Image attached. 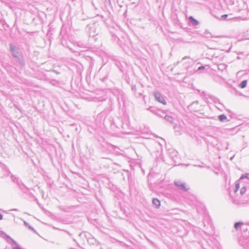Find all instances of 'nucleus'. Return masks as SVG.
<instances>
[{
    "label": "nucleus",
    "instance_id": "obj_1",
    "mask_svg": "<svg viewBox=\"0 0 249 249\" xmlns=\"http://www.w3.org/2000/svg\"><path fill=\"white\" fill-rule=\"evenodd\" d=\"M239 243L245 249H249V234L246 231L239 238Z\"/></svg>",
    "mask_w": 249,
    "mask_h": 249
},
{
    "label": "nucleus",
    "instance_id": "obj_2",
    "mask_svg": "<svg viewBox=\"0 0 249 249\" xmlns=\"http://www.w3.org/2000/svg\"><path fill=\"white\" fill-rule=\"evenodd\" d=\"M10 51L12 53L13 56L17 59L20 65H21V66L24 65L23 61L21 58L20 54L18 51L17 48L16 46H13L12 44H10Z\"/></svg>",
    "mask_w": 249,
    "mask_h": 249
},
{
    "label": "nucleus",
    "instance_id": "obj_3",
    "mask_svg": "<svg viewBox=\"0 0 249 249\" xmlns=\"http://www.w3.org/2000/svg\"><path fill=\"white\" fill-rule=\"evenodd\" d=\"M153 94L156 101L162 104L163 105H166V101H165L163 97L160 93L158 91H154L153 92Z\"/></svg>",
    "mask_w": 249,
    "mask_h": 249
},
{
    "label": "nucleus",
    "instance_id": "obj_4",
    "mask_svg": "<svg viewBox=\"0 0 249 249\" xmlns=\"http://www.w3.org/2000/svg\"><path fill=\"white\" fill-rule=\"evenodd\" d=\"M175 185L180 190L187 191L189 188H187L186 186L185 183L180 181H175Z\"/></svg>",
    "mask_w": 249,
    "mask_h": 249
},
{
    "label": "nucleus",
    "instance_id": "obj_5",
    "mask_svg": "<svg viewBox=\"0 0 249 249\" xmlns=\"http://www.w3.org/2000/svg\"><path fill=\"white\" fill-rule=\"evenodd\" d=\"M174 129L176 133H177V134L179 135L180 134L182 131V128L180 125L179 124H176L174 126Z\"/></svg>",
    "mask_w": 249,
    "mask_h": 249
},
{
    "label": "nucleus",
    "instance_id": "obj_6",
    "mask_svg": "<svg viewBox=\"0 0 249 249\" xmlns=\"http://www.w3.org/2000/svg\"><path fill=\"white\" fill-rule=\"evenodd\" d=\"M152 203L157 208H159L160 205V201L157 198H153L152 200Z\"/></svg>",
    "mask_w": 249,
    "mask_h": 249
},
{
    "label": "nucleus",
    "instance_id": "obj_7",
    "mask_svg": "<svg viewBox=\"0 0 249 249\" xmlns=\"http://www.w3.org/2000/svg\"><path fill=\"white\" fill-rule=\"evenodd\" d=\"M189 20L193 25H197L199 23L198 22L196 19H195L193 17H190L189 18Z\"/></svg>",
    "mask_w": 249,
    "mask_h": 249
},
{
    "label": "nucleus",
    "instance_id": "obj_8",
    "mask_svg": "<svg viewBox=\"0 0 249 249\" xmlns=\"http://www.w3.org/2000/svg\"><path fill=\"white\" fill-rule=\"evenodd\" d=\"M218 118L219 121L223 122L226 121L227 120L226 116L224 114L219 115Z\"/></svg>",
    "mask_w": 249,
    "mask_h": 249
},
{
    "label": "nucleus",
    "instance_id": "obj_9",
    "mask_svg": "<svg viewBox=\"0 0 249 249\" xmlns=\"http://www.w3.org/2000/svg\"><path fill=\"white\" fill-rule=\"evenodd\" d=\"M247 80H244L241 82L239 86L240 87V88L244 89L247 86Z\"/></svg>",
    "mask_w": 249,
    "mask_h": 249
},
{
    "label": "nucleus",
    "instance_id": "obj_10",
    "mask_svg": "<svg viewBox=\"0 0 249 249\" xmlns=\"http://www.w3.org/2000/svg\"><path fill=\"white\" fill-rule=\"evenodd\" d=\"M164 118H165V120H166L167 122H168L170 123H172L173 122V118L170 116L166 115L165 116Z\"/></svg>",
    "mask_w": 249,
    "mask_h": 249
},
{
    "label": "nucleus",
    "instance_id": "obj_11",
    "mask_svg": "<svg viewBox=\"0 0 249 249\" xmlns=\"http://www.w3.org/2000/svg\"><path fill=\"white\" fill-rule=\"evenodd\" d=\"M240 187V184L239 183H236L235 187L234 192L236 193Z\"/></svg>",
    "mask_w": 249,
    "mask_h": 249
},
{
    "label": "nucleus",
    "instance_id": "obj_12",
    "mask_svg": "<svg viewBox=\"0 0 249 249\" xmlns=\"http://www.w3.org/2000/svg\"><path fill=\"white\" fill-rule=\"evenodd\" d=\"M244 178H247L248 179H249V174H246L245 175H242V177H241L240 179H242Z\"/></svg>",
    "mask_w": 249,
    "mask_h": 249
},
{
    "label": "nucleus",
    "instance_id": "obj_13",
    "mask_svg": "<svg viewBox=\"0 0 249 249\" xmlns=\"http://www.w3.org/2000/svg\"><path fill=\"white\" fill-rule=\"evenodd\" d=\"M246 192V188L245 187H242L240 190V194L241 195H243Z\"/></svg>",
    "mask_w": 249,
    "mask_h": 249
},
{
    "label": "nucleus",
    "instance_id": "obj_14",
    "mask_svg": "<svg viewBox=\"0 0 249 249\" xmlns=\"http://www.w3.org/2000/svg\"><path fill=\"white\" fill-rule=\"evenodd\" d=\"M228 15H223L221 16V18L222 19H226L228 17Z\"/></svg>",
    "mask_w": 249,
    "mask_h": 249
},
{
    "label": "nucleus",
    "instance_id": "obj_15",
    "mask_svg": "<svg viewBox=\"0 0 249 249\" xmlns=\"http://www.w3.org/2000/svg\"><path fill=\"white\" fill-rule=\"evenodd\" d=\"M232 202L235 204H237V205L240 204V203L237 200H236L235 199H233Z\"/></svg>",
    "mask_w": 249,
    "mask_h": 249
},
{
    "label": "nucleus",
    "instance_id": "obj_16",
    "mask_svg": "<svg viewBox=\"0 0 249 249\" xmlns=\"http://www.w3.org/2000/svg\"><path fill=\"white\" fill-rule=\"evenodd\" d=\"M204 69H205V67L204 66H200L198 68V70H203Z\"/></svg>",
    "mask_w": 249,
    "mask_h": 249
},
{
    "label": "nucleus",
    "instance_id": "obj_17",
    "mask_svg": "<svg viewBox=\"0 0 249 249\" xmlns=\"http://www.w3.org/2000/svg\"><path fill=\"white\" fill-rule=\"evenodd\" d=\"M7 237L11 239V240L15 244H16V242L11 238H10L9 236L7 235Z\"/></svg>",
    "mask_w": 249,
    "mask_h": 249
},
{
    "label": "nucleus",
    "instance_id": "obj_18",
    "mask_svg": "<svg viewBox=\"0 0 249 249\" xmlns=\"http://www.w3.org/2000/svg\"><path fill=\"white\" fill-rule=\"evenodd\" d=\"M132 90H136V87L135 86H134L132 88Z\"/></svg>",
    "mask_w": 249,
    "mask_h": 249
},
{
    "label": "nucleus",
    "instance_id": "obj_19",
    "mask_svg": "<svg viewBox=\"0 0 249 249\" xmlns=\"http://www.w3.org/2000/svg\"><path fill=\"white\" fill-rule=\"evenodd\" d=\"M2 215L0 213V220L2 219Z\"/></svg>",
    "mask_w": 249,
    "mask_h": 249
},
{
    "label": "nucleus",
    "instance_id": "obj_20",
    "mask_svg": "<svg viewBox=\"0 0 249 249\" xmlns=\"http://www.w3.org/2000/svg\"><path fill=\"white\" fill-rule=\"evenodd\" d=\"M189 58V57H187V56H185V57H183L182 59H183V60H184V59H186V58Z\"/></svg>",
    "mask_w": 249,
    "mask_h": 249
},
{
    "label": "nucleus",
    "instance_id": "obj_21",
    "mask_svg": "<svg viewBox=\"0 0 249 249\" xmlns=\"http://www.w3.org/2000/svg\"><path fill=\"white\" fill-rule=\"evenodd\" d=\"M249 18H244L243 19H244V20H247V19H249Z\"/></svg>",
    "mask_w": 249,
    "mask_h": 249
},
{
    "label": "nucleus",
    "instance_id": "obj_22",
    "mask_svg": "<svg viewBox=\"0 0 249 249\" xmlns=\"http://www.w3.org/2000/svg\"><path fill=\"white\" fill-rule=\"evenodd\" d=\"M13 249H19V248H13Z\"/></svg>",
    "mask_w": 249,
    "mask_h": 249
},
{
    "label": "nucleus",
    "instance_id": "obj_23",
    "mask_svg": "<svg viewBox=\"0 0 249 249\" xmlns=\"http://www.w3.org/2000/svg\"><path fill=\"white\" fill-rule=\"evenodd\" d=\"M24 224H25V225H27V223H26V222H24Z\"/></svg>",
    "mask_w": 249,
    "mask_h": 249
}]
</instances>
